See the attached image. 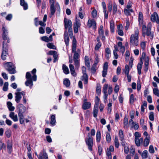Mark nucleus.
Segmentation results:
<instances>
[{
  "instance_id": "nucleus-1",
  "label": "nucleus",
  "mask_w": 159,
  "mask_h": 159,
  "mask_svg": "<svg viewBox=\"0 0 159 159\" xmlns=\"http://www.w3.org/2000/svg\"><path fill=\"white\" fill-rule=\"evenodd\" d=\"M139 30L138 27L135 28L134 34H131L130 40V45L137 46L139 44Z\"/></svg>"
},
{
  "instance_id": "nucleus-2",
  "label": "nucleus",
  "mask_w": 159,
  "mask_h": 159,
  "mask_svg": "<svg viewBox=\"0 0 159 159\" xmlns=\"http://www.w3.org/2000/svg\"><path fill=\"white\" fill-rule=\"evenodd\" d=\"M4 66L6 69L11 74H14L16 72L15 67L13 64L11 62H7L4 63Z\"/></svg>"
},
{
  "instance_id": "nucleus-3",
  "label": "nucleus",
  "mask_w": 159,
  "mask_h": 159,
  "mask_svg": "<svg viewBox=\"0 0 159 159\" xmlns=\"http://www.w3.org/2000/svg\"><path fill=\"white\" fill-rule=\"evenodd\" d=\"M8 54V46L7 43L4 41L3 43L2 53L1 55L2 59L3 60H5Z\"/></svg>"
},
{
  "instance_id": "nucleus-4",
  "label": "nucleus",
  "mask_w": 159,
  "mask_h": 159,
  "mask_svg": "<svg viewBox=\"0 0 159 159\" xmlns=\"http://www.w3.org/2000/svg\"><path fill=\"white\" fill-rule=\"evenodd\" d=\"M87 137L88 138L85 139V142L88 146V149L90 151H92V147L93 146V138L90 136L89 133L88 134Z\"/></svg>"
},
{
  "instance_id": "nucleus-5",
  "label": "nucleus",
  "mask_w": 159,
  "mask_h": 159,
  "mask_svg": "<svg viewBox=\"0 0 159 159\" xmlns=\"http://www.w3.org/2000/svg\"><path fill=\"white\" fill-rule=\"evenodd\" d=\"M81 52L80 50V49H78L77 51V52L74 53L73 56V59L75 62V64L76 66L79 67V57L80 54Z\"/></svg>"
},
{
  "instance_id": "nucleus-6",
  "label": "nucleus",
  "mask_w": 159,
  "mask_h": 159,
  "mask_svg": "<svg viewBox=\"0 0 159 159\" xmlns=\"http://www.w3.org/2000/svg\"><path fill=\"white\" fill-rule=\"evenodd\" d=\"M17 108L18 111V114H23L26 110V107L21 103L17 105Z\"/></svg>"
},
{
  "instance_id": "nucleus-7",
  "label": "nucleus",
  "mask_w": 159,
  "mask_h": 159,
  "mask_svg": "<svg viewBox=\"0 0 159 159\" xmlns=\"http://www.w3.org/2000/svg\"><path fill=\"white\" fill-rule=\"evenodd\" d=\"M39 159H48V155L46 152L45 149H43V153L40 152L39 155H37Z\"/></svg>"
},
{
  "instance_id": "nucleus-8",
  "label": "nucleus",
  "mask_w": 159,
  "mask_h": 159,
  "mask_svg": "<svg viewBox=\"0 0 159 159\" xmlns=\"http://www.w3.org/2000/svg\"><path fill=\"white\" fill-rule=\"evenodd\" d=\"M81 24L79 20L76 19L74 25V30L75 33H77L78 31V28L80 26Z\"/></svg>"
},
{
  "instance_id": "nucleus-9",
  "label": "nucleus",
  "mask_w": 159,
  "mask_h": 159,
  "mask_svg": "<svg viewBox=\"0 0 159 159\" xmlns=\"http://www.w3.org/2000/svg\"><path fill=\"white\" fill-rule=\"evenodd\" d=\"M50 5V11L51 15H53L55 12L56 9L54 7L55 0H49Z\"/></svg>"
},
{
  "instance_id": "nucleus-10",
  "label": "nucleus",
  "mask_w": 159,
  "mask_h": 159,
  "mask_svg": "<svg viewBox=\"0 0 159 159\" xmlns=\"http://www.w3.org/2000/svg\"><path fill=\"white\" fill-rule=\"evenodd\" d=\"M87 26L89 28L92 27L93 29L96 28V22L93 19H89L87 23Z\"/></svg>"
},
{
  "instance_id": "nucleus-11",
  "label": "nucleus",
  "mask_w": 159,
  "mask_h": 159,
  "mask_svg": "<svg viewBox=\"0 0 159 159\" xmlns=\"http://www.w3.org/2000/svg\"><path fill=\"white\" fill-rule=\"evenodd\" d=\"M151 19L153 22H156L157 23H159L158 16L156 12H154L153 14L151 16Z\"/></svg>"
},
{
  "instance_id": "nucleus-12",
  "label": "nucleus",
  "mask_w": 159,
  "mask_h": 159,
  "mask_svg": "<svg viewBox=\"0 0 159 159\" xmlns=\"http://www.w3.org/2000/svg\"><path fill=\"white\" fill-rule=\"evenodd\" d=\"M108 67V63L107 62H105L103 66V70L102 71V76L105 77L107 74V72Z\"/></svg>"
},
{
  "instance_id": "nucleus-13",
  "label": "nucleus",
  "mask_w": 159,
  "mask_h": 159,
  "mask_svg": "<svg viewBox=\"0 0 159 159\" xmlns=\"http://www.w3.org/2000/svg\"><path fill=\"white\" fill-rule=\"evenodd\" d=\"M65 27L67 29L68 27L72 26V22L70 20L65 18L64 19Z\"/></svg>"
},
{
  "instance_id": "nucleus-14",
  "label": "nucleus",
  "mask_w": 159,
  "mask_h": 159,
  "mask_svg": "<svg viewBox=\"0 0 159 159\" xmlns=\"http://www.w3.org/2000/svg\"><path fill=\"white\" fill-rule=\"evenodd\" d=\"M2 38L4 40H6L7 39L8 31L4 27V25L2 27Z\"/></svg>"
},
{
  "instance_id": "nucleus-15",
  "label": "nucleus",
  "mask_w": 159,
  "mask_h": 159,
  "mask_svg": "<svg viewBox=\"0 0 159 159\" xmlns=\"http://www.w3.org/2000/svg\"><path fill=\"white\" fill-rule=\"evenodd\" d=\"M9 116L15 122L17 121L18 120L17 115H15L14 112H11L9 114Z\"/></svg>"
},
{
  "instance_id": "nucleus-16",
  "label": "nucleus",
  "mask_w": 159,
  "mask_h": 159,
  "mask_svg": "<svg viewBox=\"0 0 159 159\" xmlns=\"http://www.w3.org/2000/svg\"><path fill=\"white\" fill-rule=\"evenodd\" d=\"M20 5L23 7L24 10H25L28 9V4L25 2V0H20Z\"/></svg>"
},
{
  "instance_id": "nucleus-17",
  "label": "nucleus",
  "mask_w": 159,
  "mask_h": 159,
  "mask_svg": "<svg viewBox=\"0 0 159 159\" xmlns=\"http://www.w3.org/2000/svg\"><path fill=\"white\" fill-rule=\"evenodd\" d=\"M128 117L126 115L125 116L124 121L123 124L124 128H127L128 127Z\"/></svg>"
},
{
  "instance_id": "nucleus-18",
  "label": "nucleus",
  "mask_w": 159,
  "mask_h": 159,
  "mask_svg": "<svg viewBox=\"0 0 159 159\" xmlns=\"http://www.w3.org/2000/svg\"><path fill=\"white\" fill-rule=\"evenodd\" d=\"M138 20L139 25H142L143 23V14L141 12H139Z\"/></svg>"
},
{
  "instance_id": "nucleus-19",
  "label": "nucleus",
  "mask_w": 159,
  "mask_h": 159,
  "mask_svg": "<svg viewBox=\"0 0 159 159\" xmlns=\"http://www.w3.org/2000/svg\"><path fill=\"white\" fill-rule=\"evenodd\" d=\"M64 40L66 46H68L69 44V39L68 34L66 31L65 32L64 34Z\"/></svg>"
},
{
  "instance_id": "nucleus-20",
  "label": "nucleus",
  "mask_w": 159,
  "mask_h": 159,
  "mask_svg": "<svg viewBox=\"0 0 159 159\" xmlns=\"http://www.w3.org/2000/svg\"><path fill=\"white\" fill-rule=\"evenodd\" d=\"M91 105V103L89 102H84L82 105V108L84 110L88 109L90 107Z\"/></svg>"
},
{
  "instance_id": "nucleus-21",
  "label": "nucleus",
  "mask_w": 159,
  "mask_h": 159,
  "mask_svg": "<svg viewBox=\"0 0 159 159\" xmlns=\"http://www.w3.org/2000/svg\"><path fill=\"white\" fill-rule=\"evenodd\" d=\"M16 95L15 96V101L17 103H19L20 102V100L21 98V96L20 95V93L18 92L16 93H15Z\"/></svg>"
},
{
  "instance_id": "nucleus-22",
  "label": "nucleus",
  "mask_w": 159,
  "mask_h": 159,
  "mask_svg": "<svg viewBox=\"0 0 159 159\" xmlns=\"http://www.w3.org/2000/svg\"><path fill=\"white\" fill-rule=\"evenodd\" d=\"M12 143L10 141H8L7 143V148L8 152L10 153L12 149Z\"/></svg>"
},
{
  "instance_id": "nucleus-23",
  "label": "nucleus",
  "mask_w": 159,
  "mask_h": 159,
  "mask_svg": "<svg viewBox=\"0 0 159 159\" xmlns=\"http://www.w3.org/2000/svg\"><path fill=\"white\" fill-rule=\"evenodd\" d=\"M33 79L27 80L25 82V84L26 86H30V88L31 89L33 85Z\"/></svg>"
},
{
  "instance_id": "nucleus-24",
  "label": "nucleus",
  "mask_w": 159,
  "mask_h": 159,
  "mask_svg": "<svg viewBox=\"0 0 159 159\" xmlns=\"http://www.w3.org/2000/svg\"><path fill=\"white\" fill-rule=\"evenodd\" d=\"M118 33L120 36H123L124 35L123 32L122 30V25H119L118 26Z\"/></svg>"
},
{
  "instance_id": "nucleus-25",
  "label": "nucleus",
  "mask_w": 159,
  "mask_h": 159,
  "mask_svg": "<svg viewBox=\"0 0 159 159\" xmlns=\"http://www.w3.org/2000/svg\"><path fill=\"white\" fill-rule=\"evenodd\" d=\"M143 64V62L141 61V62L139 63L137 65V70H138V73L139 75H140L141 73V69H142V66Z\"/></svg>"
},
{
  "instance_id": "nucleus-26",
  "label": "nucleus",
  "mask_w": 159,
  "mask_h": 159,
  "mask_svg": "<svg viewBox=\"0 0 159 159\" xmlns=\"http://www.w3.org/2000/svg\"><path fill=\"white\" fill-rule=\"evenodd\" d=\"M69 67L71 75L74 76H75L76 75L73 65L71 64H70L69 65Z\"/></svg>"
},
{
  "instance_id": "nucleus-27",
  "label": "nucleus",
  "mask_w": 159,
  "mask_h": 159,
  "mask_svg": "<svg viewBox=\"0 0 159 159\" xmlns=\"http://www.w3.org/2000/svg\"><path fill=\"white\" fill-rule=\"evenodd\" d=\"M7 105L8 108L10 111H12L15 109L14 107L12 106V103L10 102H7Z\"/></svg>"
},
{
  "instance_id": "nucleus-28",
  "label": "nucleus",
  "mask_w": 159,
  "mask_h": 159,
  "mask_svg": "<svg viewBox=\"0 0 159 159\" xmlns=\"http://www.w3.org/2000/svg\"><path fill=\"white\" fill-rule=\"evenodd\" d=\"M18 115L19 116L20 123L21 124H23L25 120L23 114H18Z\"/></svg>"
},
{
  "instance_id": "nucleus-29",
  "label": "nucleus",
  "mask_w": 159,
  "mask_h": 159,
  "mask_svg": "<svg viewBox=\"0 0 159 159\" xmlns=\"http://www.w3.org/2000/svg\"><path fill=\"white\" fill-rule=\"evenodd\" d=\"M36 71V69H34L31 71L32 74H33V75L32 76V79L33 81H36L37 80V76L35 74Z\"/></svg>"
},
{
  "instance_id": "nucleus-30",
  "label": "nucleus",
  "mask_w": 159,
  "mask_h": 159,
  "mask_svg": "<svg viewBox=\"0 0 159 159\" xmlns=\"http://www.w3.org/2000/svg\"><path fill=\"white\" fill-rule=\"evenodd\" d=\"M62 70L65 74H67L69 73L68 67L64 64H63L62 66Z\"/></svg>"
},
{
  "instance_id": "nucleus-31",
  "label": "nucleus",
  "mask_w": 159,
  "mask_h": 159,
  "mask_svg": "<svg viewBox=\"0 0 159 159\" xmlns=\"http://www.w3.org/2000/svg\"><path fill=\"white\" fill-rule=\"evenodd\" d=\"M110 28L111 31V33H113L114 32V23L113 21H111L110 22Z\"/></svg>"
},
{
  "instance_id": "nucleus-32",
  "label": "nucleus",
  "mask_w": 159,
  "mask_h": 159,
  "mask_svg": "<svg viewBox=\"0 0 159 159\" xmlns=\"http://www.w3.org/2000/svg\"><path fill=\"white\" fill-rule=\"evenodd\" d=\"M101 138V133L99 131H97L96 133V141L97 142L100 141Z\"/></svg>"
},
{
  "instance_id": "nucleus-33",
  "label": "nucleus",
  "mask_w": 159,
  "mask_h": 159,
  "mask_svg": "<svg viewBox=\"0 0 159 159\" xmlns=\"http://www.w3.org/2000/svg\"><path fill=\"white\" fill-rule=\"evenodd\" d=\"M133 11L132 9H125L124 12L125 14L127 16H129L130 15V12H133Z\"/></svg>"
},
{
  "instance_id": "nucleus-34",
  "label": "nucleus",
  "mask_w": 159,
  "mask_h": 159,
  "mask_svg": "<svg viewBox=\"0 0 159 159\" xmlns=\"http://www.w3.org/2000/svg\"><path fill=\"white\" fill-rule=\"evenodd\" d=\"M148 152L147 150H144L142 152L141 156L143 159H146L148 157Z\"/></svg>"
},
{
  "instance_id": "nucleus-35",
  "label": "nucleus",
  "mask_w": 159,
  "mask_h": 159,
  "mask_svg": "<svg viewBox=\"0 0 159 159\" xmlns=\"http://www.w3.org/2000/svg\"><path fill=\"white\" fill-rule=\"evenodd\" d=\"M99 36H101L104 34V31L103 27L102 25H101L98 31Z\"/></svg>"
},
{
  "instance_id": "nucleus-36",
  "label": "nucleus",
  "mask_w": 159,
  "mask_h": 159,
  "mask_svg": "<svg viewBox=\"0 0 159 159\" xmlns=\"http://www.w3.org/2000/svg\"><path fill=\"white\" fill-rule=\"evenodd\" d=\"M63 84L66 87H68L70 86V82L68 79H66L63 81Z\"/></svg>"
},
{
  "instance_id": "nucleus-37",
  "label": "nucleus",
  "mask_w": 159,
  "mask_h": 159,
  "mask_svg": "<svg viewBox=\"0 0 159 159\" xmlns=\"http://www.w3.org/2000/svg\"><path fill=\"white\" fill-rule=\"evenodd\" d=\"M82 80L84 81V83L85 84H87L88 82V77L87 75L82 76Z\"/></svg>"
},
{
  "instance_id": "nucleus-38",
  "label": "nucleus",
  "mask_w": 159,
  "mask_h": 159,
  "mask_svg": "<svg viewBox=\"0 0 159 159\" xmlns=\"http://www.w3.org/2000/svg\"><path fill=\"white\" fill-rule=\"evenodd\" d=\"M47 46L48 48L50 49H55L56 47L55 45H53L52 43H48L47 44Z\"/></svg>"
},
{
  "instance_id": "nucleus-39",
  "label": "nucleus",
  "mask_w": 159,
  "mask_h": 159,
  "mask_svg": "<svg viewBox=\"0 0 159 159\" xmlns=\"http://www.w3.org/2000/svg\"><path fill=\"white\" fill-rule=\"evenodd\" d=\"M119 136L120 139L122 140L124 139L123 132L122 130L120 129L119 130Z\"/></svg>"
},
{
  "instance_id": "nucleus-40",
  "label": "nucleus",
  "mask_w": 159,
  "mask_h": 159,
  "mask_svg": "<svg viewBox=\"0 0 159 159\" xmlns=\"http://www.w3.org/2000/svg\"><path fill=\"white\" fill-rule=\"evenodd\" d=\"M55 115H52L51 116V124L53 125L55 124Z\"/></svg>"
},
{
  "instance_id": "nucleus-41",
  "label": "nucleus",
  "mask_w": 159,
  "mask_h": 159,
  "mask_svg": "<svg viewBox=\"0 0 159 159\" xmlns=\"http://www.w3.org/2000/svg\"><path fill=\"white\" fill-rule=\"evenodd\" d=\"M11 131L9 129H7L5 132V134L7 138H10L11 134Z\"/></svg>"
},
{
  "instance_id": "nucleus-42",
  "label": "nucleus",
  "mask_w": 159,
  "mask_h": 159,
  "mask_svg": "<svg viewBox=\"0 0 159 159\" xmlns=\"http://www.w3.org/2000/svg\"><path fill=\"white\" fill-rule=\"evenodd\" d=\"M115 145L116 148H118L119 147V143L118 139L117 137H116L114 140Z\"/></svg>"
},
{
  "instance_id": "nucleus-43",
  "label": "nucleus",
  "mask_w": 159,
  "mask_h": 159,
  "mask_svg": "<svg viewBox=\"0 0 159 159\" xmlns=\"http://www.w3.org/2000/svg\"><path fill=\"white\" fill-rule=\"evenodd\" d=\"M101 87L100 85H97L96 88V91L97 93L99 94H100L101 93Z\"/></svg>"
},
{
  "instance_id": "nucleus-44",
  "label": "nucleus",
  "mask_w": 159,
  "mask_h": 159,
  "mask_svg": "<svg viewBox=\"0 0 159 159\" xmlns=\"http://www.w3.org/2000/svg\"><path fill=\"white\" fill-rule=\"evenodd\" d=\"M117 7L116 4L115 3L113 4V14L114 15L117 12Z\"/></svg>"
},
{
  "instance_id": "nucleus-45",
  "label": "nucleus",
  "mask_w": 159,
  "mask_h": 159,
  "mask_svg": "<svg viewBox=\"0 0 159 159\" xmlns=\"http://www.w3.org/2000/svg\"><path fill=\"white\" fill-rule=\"evenodd\" d=\"M148 28H147L146 25H143L142 26V30H143V36L145 37V32H146V31L148 30Z\"/></svg>"
},
{
  "instance_id": "nucleus-46",
  "label": "nucleus",
  "mask_w": 159,
  "mask_h": 159,
  "mask_svg": "<svg viewBox=\"0 0 159 159\" xmlns=\"http://www.w3.org/2000/svg\"><path fill=\"white\" fill-rule=\"evenodd\" d=\"M106 139L108 143H109L110 142L111 138L109 133H107L106 135Z\"/></svg>"
},
{
  "instance_id": "nucleus-47",
  "label": "nucleus",
  "mask_w": 159,
  "mask_h": 159,
  "mask_svg": "<svg viewBox=\"0 0 159 159\" xmlns=\"http://www.w3.org/2000/svg\"><path fill=\"white\" fill-rule=\"evenodd\" d=\"M108 86L107 84H105L104 85L102 88V92L103 93H107V90Z\"/></svg>"
},
{
  "instance_id": "nucleus-48",
  "label": "nucleus",
  "mask_w": 159,
  "mask_h": 159,
  "mask_svg": "<svg viewBox=\"0 0 159 159\" xmlns=\"http://www.w3.org/2000/svg\"><path fill=\"white\" fill-rule=\"evenodd\" d=\"M41 39L42 41L46 42H49V40L48 39V37L46 36H44L41 37Z\"/></svg>"
},
{
  "instance_id": "nucleus-49",
  "label": "nucleus",
  "mask_w": 159,
  "mask_h": 159,
  "mask_svg": "<svg viewBox=\"0 0 159 159\" xmlns=\"http://www.w3.org/2000/svg\"><path fill=\"white\" fill-rule=\"evenodd\" d=\"M6 148V145L4 143H3L2 140H0V150H1L2 148Z\"/></svg>"
},
{
  "instance_id": "nucleus-50",
  "label": "nucleus",
  "mask_w": 159,
  "mask_h": 159,
  "mask_svg": "<svg viewBox=\"0 0 159 159\" xmlns=\"http://www.w3.org/2000/svg\"><path fill=\"white\" fill-rule=\"evenodd\" d=\"M149 143V140L147 138H145L144 139V146L145 147L147 146Z\"/></svg>"
},
{
  "instance_id": "nucleus-51",
  "label": "nucleus",
  "mask_w": 159,
  "mask_h": 159,
  "mask_svg": "<svg viewBox=\"0 0 159 159\" xmlns=\"http://www.w3.org/2000/svg\"><path fill=\"white\" fill-rule=\"evenodd\" d=\"M8 82H5L4 84L3 90L4 91H7L8 89Z\"/></svg>"
},
{
  "instance_id": "nucleus-52",
  "label": "nucleus",
  "mask_w": 159,
  "mask_h": 159,
  "mask_svg": "<svg viewBox=\"0 0 159 159\" xmlns=\"http://www.w3.org/2000/svg\"><path fill=\"white\" fill-rule=\"evenodd\" d=\"M92 15L93 17L95 18L97 16V12L96 9L93 10L92 12Z\"/></svg>"
},
{
  "instance_id": "nucleus-53",
  "label": "nucleus",
  "mask_w": 159,
  "mask_h": 159,
  "mask_svg": "<svg viewBox=\"0 0 159 159\" xmlns=\"http://www.w3.org/2000/svg\"><path fill=\"white\" fill-rule=\"evenodd\" d=\"M153 93L158 97H159V90L157 88H154L153 89Z\"/></svg>"
},
{
  "instance_id": "nucleus-54",
  "label": "nucleus",
  "mask_w": 159,
  "mask_h": 159,
  "mask_svg": "<svg viewBox=\"0 0 159 159\" xmlns=\"http://www.w3.org/2000/svg\"><path fill=\"white\" fill-rule=\"evenodd\" d=\"M139 139V138L137 137H135V143L136 145L137 146H139L140 145V141Z\"/></svg>"
},
{
  "instance_id": "nucleus-55",
  "label": "nucleus",
  "mask_w": 159,
  "mask_h": 159,
  "mask_svg": "<svg viewBox=\"0 0 159 159\" xmlns=\"http://www.w3.org/2000/svg\"><path fill=\"white\" fill-rule=\"evenodd\" d=\"M87 57L86 56H85V64L88 67L90 68V66L89 61V60H86V58Z\"/></svg>"
},
{
  "instance_id": "nucleus-56",
  "label": "nucleus",
  "mask_w": 159,
  "mask_h": 159,
  "mask_svg": "<svg viewBox=\"0 0 159 159\" xmlns=\"http://www.w3.org/2000/svg\"><path fill=\"white\" fill-rule=\"evenodd\" d=\"M125 73L126 74L128 75L129 74V67L128 65H126L125 67Z\"/></svg>"
},
{
  "instance_id": "nucleus-57",
  "label": "nucleus",
  "mask_w": 159,
  "mask_h": 159,
  "mask_svg": "<svg viewBox=\"0 0 159 159\" xmlns=\"http://www.w3.org/2000/svg\"><path fill=\"white\" fill-rule=\"evenodd\" d=\"M134 101V96L133 94H132L130 96L129 99V102L131 104H133Z\"/></svg>"
},
{
  "instance_id": "nucleus-58",
  "label": "nucleus",
  "mask_w": 159,
  "mask_h": 159,
  "mask_svg": "<svg viewBox=\"0 0 159 159\" xmlns=\"http://www.w3.org/2000/svg\"><path fill=\"white\" fill-rule=\"evenodd\" d=\"M129 147L127 145L124 147V152L125 154H128L129 152Z\"/></svg>"
},
{
  "instance_id": "nucleus-59",
  "label": "nucleus",
  "mask_w": 159,
  "mask_h": 159,
  "mask_svg": "<svg viewBox=\"0 0 159 159\" xmlns=\"http://www.w3.org/2000/svg\"><path fill=\"white\" fill-rule=\"evenodd\" d=\"M132 126V128L133 127L135 130L138 129L139 128L138 124L137 123H135Z\"/></svg>"
},
{
  "instance_id": "nucleus-60",
  "label": "nucleus",
  "mask_w": 159,
  "mask_h": 159,
  "mask_svg": "<svg viewBox=\"0 0 159 159\" xmlns=\"http://www.w3.org/2000/svg\"><path fill=\"white\" fill-rule=\"evenodd\" d=\"M149 118L151 120H154V113L153 112H151L150 113Z\"/></svg>"
},
{
  "instance_id": "nucleus-61",
  "label": "nucleus",
  "mask_w": 159,
  "mask_h": 159,
  "mask_svg": "<svg viewBox=\"0 0 159 159\" xmlns=\"http://www.w3.org/2000/svg\"><path fill=\"white\" fill-rule=\"evenodd\" d=\"M82 73L83 74V75H87L86 74V67L84 66H83L82 67Z\"/></svg>"
},
{
  "instance_id": "nucleus-62",
  "label": "nucleus",
  "mask_w": 159,
  "mask_h": 159,
  "mask_svg": "<svg viewBox=\"0 0 159 159\" xmlns=\"http://www.w3.org/2000/svg\"><path fill=\"white\" fill-rule=\"evenodd\" d=\"M150 31L151 29L150 28H148V30L146 31V32L145 33V36L146 34L148 36H150L152 34Z\"/></svg>"
},
{
  "instance_id": "nucleus-63",
  "label": "nucleus",
  "mask_w": 159,
  "mask_h": 159,
  "mask_svg": "<svg viewBox=\"0 0 159 159\" xmlns=\"http://www.w3.org/2000/svg\"><path fill=\"white\" fill-rule=\"evenodd\" d=\"M26 78L27 80L32 79V77L31 78V75L30 72H28L26 73Z\"/></svg>"
},
{
  "instance_id": "nucleus-64",
  "label": "nucleus",
  "mask_w": 159,
  "mask_h": 159,
  "mask_svg": "<svg viewBox=\"0 0 159 159\" xmlns=\"http://www.w3.org/2000/svg\"><path fill=\"white\" fill-rule=\"evenodd\" d=\"M149 151L150 153H154V149L153 146L152 145L150 146L149 147Z\"/></svg>"
}]
</instances>
